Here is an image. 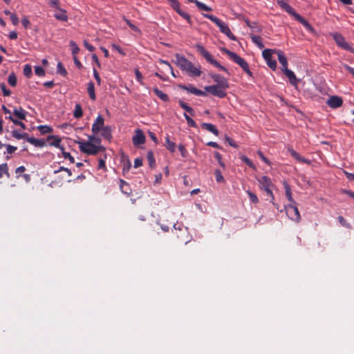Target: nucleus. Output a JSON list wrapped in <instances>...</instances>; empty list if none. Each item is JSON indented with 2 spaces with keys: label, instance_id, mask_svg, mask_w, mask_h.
<instances>
[{
  "label": "nucleus",
  "instance_id": "obj_56",
  "mask_svg": "<svg viewBox=\"0 0 354 354\" xmlns=\"http://www.w3.org/2000/svg\"><path fill=\"white\" fill-rule=\"evenodd\" d=\"M178 149L181 153V156L183 157V158H186L187 156V154H188V152L187 151V149H185V146L183 145H178Z\"/></svg>",
  "mask_w": 354,
  "mask_h": 354
},
{
  "label": "nucleus",
  "instance_id": "obj_27",
  "mask_svg": "<svg viewBox=\"0 0 354 354\" xmlns=\"http://www.w3.org/2000/svg\"><path fill=\"white\" fill-rule=\"evenodd\" d=\"M87 91L90 98L92 100H95L96 96L95 93V85L93 82H89L88 84Z\"/></svg>",
  "mask_w": 354,
  "mask_h": 354
},
{
  "label": "nucleus",
  "instance_id": "obj_63",
  "mask_svg": "<svg viewBox=\"0 0 354 354\" xmlns=\"http://www.w3.org/2000/svg\"><path fill=\"white\" fill-rule=\"evenodd\" d=\"M26 170V168L24 166H20L19 167H17L16 169H15V173L17 174V177L19 178V176L21 175V174H22L23 172H24Z\"/></svg>",
  "mask_w": 354,
  "mask_h": 354
},
{
  "label": "nucleus",
  "instance_id": "obj_59",
  "mask_svg": "<svg viewBox=\"0 0 354 354\" xmlns=\"http://www.w3.org/2000/svg\"><path fill=\"white\" fill-rule=\"evenodd\" d=\"M337 219H338L339 223L342 226L346 227H350L349 224L347 223V221L345 220V218L343 216H338Z\"/></svg>",
  "mask_w": 354,
  "mask_h": 354
},
{
  "label": "nucleus",
  "instance_id": "obj_7",
  "mask_svg": "<svg viewBox=\"0 0 354 354\" xmlns=\"http://www.w3.org/2000/svg\"><path fill=\"white\" fill-rule=\"evenodd\" d=\"M287 216L292 221L299 223L301 221V216L297 207V203H291L284 207Z\"/></svg>",
  "mask_w": 354,
  "mask_h": 354
},
{
  "label": "nucleus",
  "instance_id": "obj_37",
  "mask_svg": "<svg viewBox=\"0 0 354 354\" xmlns=\"http://www.w3.org/2000/svg\"><path fill=\"white\" fill-rule=\"evenodd\" d=\"M83 115V111H82V106L80 104H77L75 105V111H74V113H73V116L75 118H80Z\"/></svg>",
  "mask_w": 354,
  "mask_h": 354
},
{
  "label": "nucleus",
  "instance_id": "obj_29",
  "mask_svg": "<svg viewBox=\"0 0 354 354\" xmlns=\"http://www.w3.org/2000/svg\"><path fill=\"white\" fill-rule=\"evenodd\" d=\"M3 176H6L8 178H10L7 163H3L0 165V178H3Z\"/></svg>",
  "mask_w": 354,
  "mask_h": 354
},
{
  "label": "nucleus",
  "instance_id": "obj_25",
  "mask_svg": "<svg viewBox=\"0 0 354 354\" xmlns=\"http://www.w3.org/2000/svg\"><path fill=\"white\" fill-rule=\"evenodd\" d=\"M26 111L21 107L15 108L13 111V115L19 120H25L26 117Z\"/></svg>",
  "mask_w": 354,
  "mask_h": 354
},
{
  "label": "nucleus",
  "instance_id": "obj_15",
  "mask_svg": "<svg viewBox=\"0 0 354 354\" xmlns=\"http://www.w3.org/2000/svg\"><path fill=\"white\" fill-rule=\"evenodd\" d=\"M326 104L330 108L337 109L342 105L343 100L340 97L333 95L327 100Z\"/></svg>",
  "mask_w": 354,
  "mask_h": 354
},
{
  "label": "nucleus",
  "instance_id": "obj_55",
  "mask_svg": "<svg viewBox=\"0 0 354 354\" xmlns=\"http://www.w3.org/2000/svg\"><path fill=\"white\" fill-rule=\"evenodd\" d=\"M62 156H63V157H64L65 159H68L71 163H74V162H75V159H74V158H73V157L70 154V153L64 151V150H62Z\"/></svg>",
  "mask_w": 354,
  "mask_h": 354
},
{
  "label": "nucleus",
  "instance_id": "obj_43",
  "mask_svg": "<svg viewBox=\"0 0 354 354\" xmlns=\"http://www.w3.org/2000/svg\"><path fill=\"white\" fill-rule=\"evenodd\" d=\"M17 77L15 73H11L9 75L8 78V82L11 86H15L17 85Z\"/></svg>",
  "mask_w": 354,
  "mask_h": 354
},
{
  "label": "nucleus",
  "instance_id": "obj_23",
  "mask_svg": "<svg viewBox=\"0 0 354 354\" xmlns=\"http://www.w3.org/2000/svg\"><path fill=\"white\" fill-rule=\"evenodd\" d=\"M202 127L207 131L212 133L214 135L218 136L219 131L217 128L212 124L204 122L201 124Z\"/></svg>",
  "mask_w": 354,
  "mask_h": 354
},
{
  "label": "nucleus",
  "instance_id": "obj_38",
  "mask_svg": "<svg viewBox=\"0 0 354 354\" xmlns=\"http://www.w3.org/2000/svg\"><path fill=\"white\" fill-rule=\"evenodd\" d=\"M245 22L247 26L252 29L253 31L259 32L261 30V28L257 26V23H251L248 19H245Z\"/></svg>",
  "mask_w": 354,
  "mask_h": 354
},
{
  "label": "nucleus",
  "instance_id": "obj_47",
  "mask_svg": "<svg viewBox=\"0 0 354 354\" xmlns=\"http://www.w3.org/2000/svg\"><path fill=\"white\" fill-rule=\"evenodd\" d=\"M184 117L187 120V122L189 126L194 128L197 127V124L195 122V121L192 118H191L187 113H184Z\"/></svg>",
  "mask_w": 354,
  "mask_h": 354
},
{
  "label": "nucleus",
  "instance_id": "obj_62",
  "mask_svg": "<svg viewBox=\"0 0 354 354\" xmlns=\"http://www.w3.org/2000/svg\"><path fill=\"white\" fill-rule=\"evenodd\" d=\"M10 18L13 25L17 26L19 24V18L15 13L11 15Z\"/></svg>",
  "mask_w": 354,
  "mask_h": 354
},
{
  "label": "nucleus",
  "instance_id": "obj_30",
  "mask_svg": "<svg viewBox=\"0 0 354 354\" xmlns=\"http://www.w3.org/2000/svg\"><path fill=\"white\" fill-rule=\"evenodd\" d=\"M165 147L171 153L176 151V144L169 140V136L165 138Z\"/></svg>",
  "mask_w": 354,
  "mask_h": 354
},
{
  "label": "nucleus",
  "instance_id": "obj_11",
  "mask_svg": "<svg viewBox=\"0 0 354 354\" xmlns=\"http://www.w3.org/2000/svg\"><path fill=\"white\" fill-rule=\"evenodd\" d=\"M221 51L227 55L230 59L237 64L241 68L243 65H244V64L246 63V61L244 59L239 56L236 53L232 52L227 48H222Z\"/></svg>",
  "mask_w": 354,
  "mask_h": 354
},
{
  "label": "nucleus",
  "instance_id": "obj_10",
  "mask_svg": "<svg viewBox=\"0 0 354 354\" xmlns=\"http://www.w3.org/2000/svg\"><path fill=\"white\" fill-rule=\"evenodd\" d=\"M205 90L211 93L212 95L218 97L220 98H223L225 97L226 92L225 91V88L220 87L219 86L212 85L207 86L205 87Z\"/></svg>",
  "mask_w": 354,
  "mask_h": 354
},
{
  "label": "nucleus",
  "instance_id": "obj_6",
  "mask_svg": "<svg viewBox=\"0 0 354 354\" xmlns=\"http://www.w3.org/2000/svg\"><path fill=\"white\" fill-rule=\"evenodd\" d=\"M78 143L80 151L88 155H95L100 151L104 150L102 146H97L91 142H79Z\"/></svg>",
  "mask_w": 354,
  "mask_h": 354
},
{
  "label": "nucleus",
  "instance_id": "obj_14",
  "mask_svg": "<svg viewBox=\"0 0 354 354\" xmlns=\"http://www.w3.org/2000/svg\"><path fill=\"white\" fill-rule=\"evenodd\" d=\"M211 77L213 80L217 83L216 86H219L223 88H227L229 87V84L227 79L221 75L218 74H212Z\"/></svg>",
  "mask_w": 354,
  "mask_h": 354
},
{
  "label": "nucleus",
  "instance_id": "obj_17",
  "mask_svg": "<svg viewBox=\"0 0 354 354\" xmlns=\"http://www.w3.org/2000/svg\"><path fill=\"white\" fill-rule=\"evenodd\" d=\"M47 141L49 142L50 146H54L59 148L60 150H64V147L60 145L61 139L55 136H48L47 137Z\"/></svg>",
  "mask_w": 354,
  "mask_h": 354
},
{
  "label": "nucleus",
  "instance_id": "obj_20",
  "mask_svg": "<svg viewBox=\"0 0 354 354\" xmlns=\"http://www.w3.org/2000/svg\"><path fill=\"white\" fill-rule=\"evenodd\" d=\"M120 188L121 192L127 196H129L131 194V188L129 184L122 179L120 180Z\"/></svg>",
  "mask_w": 354,
  "mask_h": 354
},
{
  "label": "nucleus",
  "instance_id": "obj_32",
  "mask_svg": "<svg viewBox=\"0 0 354 354\" xmlns=\"http://www.w3.org/2000/svg\"><path fill=\"white\" fill-rule=\"evenodd\" d=\"M178 103L182 109H183L186 112L189 113L192 115H194V111L191 106H189L187 104H186L182 100H179Z\"/></svg>",
  "mask_w": 354,
  "mask_h": 354
},
{
  "label": "nucleus",
  "instance_id": "obj_58",
  "mask_svg": "<svg viewBox=\"0 0 354 354\" xmlns=\"http://www.w3.org/2000/svg\"><path fill=\"white\" fill-rule=\"evenodd\" d=\"M241 68L251 77H253L252 75V73L250 71V68H249V65L246 62L245 64H244V65L242 66Z\"/></svg>",
  "mask_w": 354,
  "mask_h": 354
},
{
  "label": "nucleus",
  "instance_id": "obj_28",
  "mask_svg": "<svg viewBox=\"0 0 354 354\" xmlns=\"http://www.w3.org/2000/svg\"><path fill=\"white\" fill-rule=\"evenodd\" d=\"M154 93L163 102L169 101V96L164 93L162 91L159 90L157 87L153 88Z\"/></svg>",
  "mask_w": 354,
  "mask_h": 354
},
{
  "label": "nucleus",
  "instance_id": "obj_26",
  "mask_svg": "<svg viewBox=\"0 0 354 354\" xmlns=\"http://www.w3.org/2000/svg\"><path fill=\"white\" fill-rule=\"evenodd\" d=\"M283 186H284V189H285L286 196L287 199L288 200V201L290 203V204H291V203L296 204V202L294 201V199L292 196L291 189H290L289 185L286 182H284Z\"/></svg>",
  "mask_w": 354,
  "mask_h": 354
},
{
  "label": "nucleus",
  "instance_id": "obj_5",
  "mask_svg": "<svg viewBox=\"0 0 354 354\" xmlns=\"http://www.w3.org/2000/svg\"><path fill=\"white\" fill-rule=\"evenodd\" d=\"M196 48L198 51L209 63L218 68L219 70L228 73V70L225 66H222L218 62L214 59L212 55L203 46L197 45Z\"/></svg>",
  "mask_w": 354,
  "mask_h": 354
},
{
  "label": "nucleus",
  "instance_id": "obj_64",
  "mask_svg": "<svg viewBox=\"0 0 354 354\" xmlns=\"http://www.w3.org/2000/svg\"><path fill=\"white\" fill-rule=\"evenodd\" d=\"M343 67L348 71L354 77V68L348 66V64H344Z\"/></svg>",
  "mask_w": 354,
  "mask_h": 354
},
{
  "label": "nucleus",
  "instance_id": "obj_9",
  "mask_svg": "<svg viewBox=\"0 0 354 354\" xmlns=\"http://www.w3.org/2000/svg\"><path fill=\"white\" fill-rule=\"evenodd\" d=\"M272 53H274V50L266 48L263 50L262 55L268 66L274 71L277 68V64L275 60H272Z\"/></svg>",
  "mask_w": 354,
  "mask_h": 354
},
{
  "label": "nucleus",
  "instance_id": "obj_31",
  "mask_svg": "<svg viewBox=\"0 0 354 354\" xmlns=\"http://www.w3.org/2000/svg\"><path fill=\"white\" fill-rule=\"evenodd\" d=\"M101 131V135L106 140L111 138V129L109 126H105Z\"/></svg>",
  "mask_w": 354,
  "mask_h": 354
},
{
  "label": "nucleus",
  "instance_id": "obj_18",
  "mask_svg": "<svg viewBox=\"0 0 354 354\" xmlns=\"http://www.w3.org/2000/svg\"><path fill=\"white\" fill-rule=\"evenodd\" d=\"M274 53L277 54L278 60L282 66V70L288 68V61L284 53L280 50H274Z\"/></svg>",
  "mask_w": 354,
  "mask_h": 354
},
{
  "label": "nucleus",
  "instance_id": "obj_48",
  "mask_svg": "<svg viewBox=\"0 0 354 354\" xmlns=\"http://www.w3.org/2000/svg\"><path fill=\"white\" fill-rule=\"evenodd\" d=\"M35 73L37 76L43 77V76L45 75V71H44V69L41 66H37L35 67Z\"/></svg>",
  "mask_w": 354,
  "mask_h": 354
},
{
  "label": "nucleus",
  "instance_id": "obj_3",
  "mask_svg": "<svg viewBox=\"0 0 354 354\" xmlns=\"http://www.w3.org/2000/svg\"><path fill=\"white\" fill-rule=\"evenodd\" d=\"M277 4L285 10L287 13L294 17L295 19L301 23L304 26L307 28H311L310 24L301 15L297 14L293 8H292L286 1H277Z\"/></svg>",
  "mask_w": 354,
  "mask_h": 354
},
{
  "label": "nucleus",
  "instance_id": "obj_60",
  "mask_svg": "<svg viewBox=\"0 0 354 354\" xmlns=\"http://www.w3.org/2000/svg\"><path fill=\"white\" fill-rule=\"evenodd\" d=\"M59 0H50L49 5L55 9H59Z\"/></svg>",
  "mask_w": 354,
  "mask_h": 354
},
{
  "label": "nucleus",
  "instance_id": "obj_40",
  "mask_svg": "<svg viewBox=\"0 0 354 354\" xmlns=\"http://www.w3.org/2000/svg\"><path fill=\"white\" fill-rule=\"evenodd\" d=\"M194 3L196 4V6H197V8L201 10H204V11H210L212 9L208 7L207 5H205V3L198 1V0H196Z\"/></svg>",
  "mask_w": 354,
  "mask_h": 354
},
{
  "label": "nucleus",
  "instance_id": "obj_13",
  "mask_svg": "<svg viewBox=\"0 0 354 354\" xmlns=\"http://www.w3.org/2000/svg\"><path fill=\"white\" fill-rule=\"evenodd\" d=\"M104 120L103 117L99 115L95 119L94 123L92 124V132L94 134H97L100 131V130L104 127Z\"/></svg>",
  "mask_w": 354,
  "mask_h": 354
},
{
  "label": "nucleus",
  "instance_id": "obj_22",
  "mask_svg": "<svg viewBox=\"0 0 354 354\" xmlns=\"http://www.w3.org/2000/svg\"><path fill=\"white\" fill-rule=\"evenodd\" d=\"M27 141L35 147H43L46 145V141L42 139H37L33 137H27Z\"/></svg>",
  "mask_w": 354,
  "mask_h": 354
},
{
  "label": "nucleus",
  "instance_id": "obj_46",
  "mask_svg": "<svg viewBox=\"0 0 354 354\" xmlns=\"http://www.w3.org/2000/svg\"><path fill=\"white\" fill-rule=\"evenodd\" d=\"M178 14L184 18L190 25L192 24V20L191 19L190 15L183 10H179Z\"/></svg>",
  "mask_w": 354,
  "mask_h": 354
},
{
  "label": "nucleus",
  "instance_id": "obj_54",
  "mask_svg": "<svg viewBox=\"0 0 354 354\" xmlns=\"http://www.w3.org/2000/svg\"><path fill=\"white\" fill-rule=\"evenodd\" d=\"M171 6L172 8L178 12L179 10H181L180 8V3L178 0H170Z\"/></svg>",
  "mask_w": 354,
  "mask_h": 354
},
{
  "label": "nucleus",
  "instance_id": "obj_8",
  "mask_svg": "<svg viewBox=\"0 0 354 354\" xmlns=\"http://www.w3.org/2000/svg\"><path fill=\"white\" fill-rule=\"evenodd\" d=\"M333 39L339 47L354 53V48L345 40L342 35L335 33L333 35Z\"/></svg>",
  "mask_w": 354,
  "mask_h": 354
},
{
  "label": "nucleus",
  "instance_id": "obj_51",
  "mask_svg": "<svg viewBox=\"0 0 354 354\" xmlns=\"http://www.w3.org/2000/svg\"><path fill=\"white\" fill-rule=\"evenodd\" d=\"M0 88L2 91L3 95L4 96H10V95L11 92H10V91L9 89H8L6 88V84L4 83H1L0 84Z\"/></svg>",
  "mask_w": 354,
  "mask_h": 354
},
{
  "label": "nucleus",
  "instance_id": "obj_61",
  "mask_svg": "<svg viewBox=\"0 0 354 354\" xmlns=\"http://www.w3.org/2000/svg\"><path fill=\"white\" fill-rule=\"evenodd\" d=\"M21 24L25 28H28L30 26V22L27 17H24L21 20Z\"/></svg>",
  "mask_w": 354,
  "mask_h": 354
},
{
  "label": "nucleus",
  "instance_id": "obj_24",
  "mask_svg": "<svg viewBox=\"0 0 354 354\" xmlns=\"http://www.w3.org/2000/svg\"><path fill=\"white\" fill-rule=\"evenodd\" d=\"M250 37L252 39V41L260 49L264 48V44L262 41V38L260 36L255 35L254 34H250Z\"/></svg>",
  "mask_w": 354,
  "mask_h": 354
},
{
  "label": "nucleus",
  "instance_id": "obj_35",
  "mask_svg": "<svg viewBox=\"0 0 354 354\" xmlns=\"http://www.w3.org/2000/svg\"><path fill=\"white\" fill-rule=\"evenodd\" d=\"M37 129L42 135L53 132V129L47 125H40Z\"/></svg>",
  "mask_w": 354,
  "mask_h": 354
},
{
  "label": "nucleus",
  "instance_id": "obj_4",
  "mask_svg": "<svg viewBox=\"0 0 354 354\" xmlns=\"http://www.w3.org/2000/svg\"><path fill=\"white\" fill-rule=\"evenodd\" d=\"M258 181L260 184V189L263 190L267 194V195L270 197V202L277 209H279V205L275 204L274 202V197L271 190V187L273 186V184L271 181V179L267 176H263L258 179Z\"/></svg>",
  "mask_w": 354,
  "mask_h": 354
},
{
  "label": "nucleus",
  "instance_id": "obj_41",
  "mask_svg": "<svg viewBox=\"0 0 354 354\" xmlns=\"http://www.w3.org/2000/svg\"><path fill=\"white\" fill-rule=\"evenodd\" d=\"M70 47L71 48V52L73 57L76 56V55L79 53L80 48L76 43L73 41H70Z\"/></svg>",
  "mask_w": 354,
  "mask_h": 354
},
{
  "label": "nucleus",
  "instance_id": "obj_50",
  "mask_svg": "<svg viewBox=\"0 0 354 354\" xmlns=\"http://www.w3.org/2000/svg\"><path fill=\"white\" fill-rule=\"evenodd\" d=\"M247 194L249 196V198H250V201L253 203L257 204V203H259L258 197H257V196L255 194L252 193L250 190L247 191Z\"/></svg>",
  "mask_w": 354,
  "mask_h": 354
},
{
  "label": "nucleus",
  "instance_id": "obj_33",
  "mask_svg": "<svg viewBox=\"0 0 354 354\" xmlns=\"http://www.w3.org/2000/svg\"><path fill=\"white\" fill-rule=\"evenodd\" d=\"M58 10L61 11V13H56V14L54 15V17L57 20H59V21H66L68 20V17L66 15L65 10L61 9L60 8Z\"/></svg>",
  "mask_w": 354,
  "mask_h": 354
},
{
  "label": "nucleus",
  "instance_id": "obj_45",
  "mask_svg": "<svg viewBox=\"0 0 354 354\" xmlns=\"http://www.w3.org/2000/svg\"><path fill=\"white\" fill-rule=\"evenodd\" d=\"M214 175H215L216 180L217 183H224L225 182V179L221 174V170L216 169L214 171Z\"/></svg>",
  "mask_w": 354,
  "mask_h": 354
},
{
  "label": "nucleus",
  "instance_id": "obj_12",
  "mask_svg": "<svg viewBox=\"0 0 354 354\" xmlns=\"http://www.w3.org/2000/svg\"><path fill=\"white\" fill-rule=\"evenodd\" d=\"M146 141V137L141 129H137L135 131V135L132 138V142L134 146L142 145Z\"/></svg>",
  "mask_w": 354,
  "mask_h": 354
},
{
  "label": "nucleus",
  "instance_id": "obj_52",
  "mask_svg": "<svg viewBox=\"0 0 354 354\" xmlns=\"http://www.w3.org/2000/svg\"><path fill=\"white\" fill-rule=\"evenodd\" d=\"M214 157L217 160V161H218V164L221 165V167H222L223 168H225V165L223 162V161L222 160L221 155L218 152L216 151L214 153Z\"/></svg>",
  "mask_w": 354,
  "mask_h": 354
},
{
  "label": "nucleus",
  "instance_id": "obj_34",
  "mask_svg": "<svg viewBox=\"0 0 354 354\" xmlns=\"http://www.w3.org/2000/svg\"><path fill=\"white\" fill-rule=\"evenodd\" d=\"M147 160L149 162V165L151 168H154L156 166V160L154 158V155L152 151H149L147 153Z\"/></svg>",
  "mask_w": 354,
  "mask_h": 354
},
{
  "label": "nucleus",
  "instance_id": "obj_57",
  "mask_svg": "<svg viewBox=\"0 0 354 354\" xmlns=\"http://www.w3.org/2000/svg\"><path fill=\"white\" fill-rule=\"evenodd\" d=\"M135 75H136V78L137 81L138 82H140V84H143V83H142L143 76H142V73L139 71V70H138V69L135 70Z\"/></svg>",
  "mask_w": 354,
  "mask_h": 354
},
{
  "label": "nucleus",
  "instance_id": "obj_2",
  "mask_svg": "<svg viewBox=\"0 0 354 354\" xmlns=\"http://www.w3.org/2000/svg\"><path fill=\"white\" fill-rule=\"evenodd\" d=\"M204 17L205 18L209 19L212 22H214L219 28L220 31L222 33L225 34L231 40H233V41L236 40V37L232 33L228 26L225 22H223L220 19H218L217 17H216L213 15H207V14H205Z\"/></svg>",
  "mask_w": 354,
  "mask_h": 354
},
{
  "label": "nucleus",
  "instance_id": "obj_19",
  "mask_svg": "<svg viewBox=\"0 0 354 354\" xmlns=\"http://www.w3.org/2000/svg\"><path fill=\"white\" fill-rule=\"evenodd\" d=\"M288 152L290 153V154L294 158H295L297 160H298L299 162H302V163H306V164H310V160H308V159H306L305 158H304L303 156H301L299 153H297L296 151H295L292 148H289L288 149Z\"/></svg>",
  "mask_w": 354,
  "mask_h": 354
},
{
  "label": "nucleus",
  "instance_id": "obj_36",
  "mask_svg": "<svg viewBox=\"0 0 354 354\" xmlns=\"http://www.w3.org/2000/svg\"><path fill=\"white\" fill-rule=\"evenodd\" d=\"M12 135L15 138L18 139V140L26 139L27 140V137H28L27 133H21L17 130H14L12 132Z\"/></svg>",
  "mask_w": 354,
  "mask_h": 354
},
{
  "label": "nucleus",
  "instance_id": "obj_39",
  "mask_svg": "<svg viewBox=\"0 0 354 354\" xmlns=\"http://www.w3.org/2000/svg\"><path fill=\"white\" fill-rule=\"evenodd\" d=\"M7 119H9L10 120H11L15 125H17V126H19L21 127L23 129H26V126L24 123H23L22 122L14 118L12 115H8L7 117H6Z\"/></svg>",
  "mask_w": 354,
  "mask_h": 354
},
{
  "label": "nucleus",
  "instance_id": "obj_44",
  "mask_svg": "<svg viewBox=\"0 0 354 354\" xmlns=\"http://www.w3.org/2000/svg\"><path fill=\"white\" fill-rule=\"evenodd\" d=\"M241 160L245 162L249 167L254 169H255V165H254V163L252 162V161L248 158V157L245 156H243L241 157Z\"/></svg>",
  "mask_w": 354,
  "mask_h": 354
},
{
  "label": "nucleus",
  "instance_id": "obj_1",
  "mask_svg": "<svg viewBox=\"0 0 354 354\" xmlns=\"http://www.w3.org/2000/svg\"><path fill=\"white\" fill-rule=\"evenodd\" d=\"M174 63L182 70L185 71L192 77H199L202 72L201 66L196 67L185 56L176 53L175 55Z\"/></svg>",
  "mask_w": 354,
  "mask_h": 354
},
{
  "label": "nucleus",
  "instance_id": "obj_21",
  "mask_svg": "<svg viewBox=\"0 0 354 354\" xmlns=\"http://www.w3.org/2000/svg\"><path fill=\"white\" fill-rule=\"evenodd\" d=\"M282 71H283L286 76L289 79L290 84L294 86L297 85V79L293 71L289 70L288 68L283 69Z\"/></svg>",
  "mask_w": 354,
  "mask_h": 354
},
{
  "label": "nucleus",
  "instance_id": "obj_53",
  "mask_svg": "<svg viewBox=\"0 0 354 354\" xmlns=\"http://www.w3.org/2000/svg\"><path fill=\"white\" fill-rule=\"evenodd\" d=\"M131 167V163L129 160H127L124 163V165H123V168H122L123 174H124L127 173L130 170Z\"/></svg>",
  "mask_w": 354,
  "mask_h": 354
},
{
  "label": "nucleus",
  "instance_id": "obj_16",
  "mask_svg": "<svg viewBox=\"0 0 354 354\" xmlns=\"http://www.w3.org/2000/svg\"><path fill=\"white\" fill-rule=\"evenodd\" d=\"M179 86L183 90L187 91L188 93H190L192 94H194V95H198V96H205V92H203V91L199 90L191 85H189V86L180 85Z\"/></svg>",
  "mask_w": 354,
  "mask_h": 354
},
{
  "label": "nucleus",
  "instance_id": "obj_42",
  "mask_svg": "<svg viewBox=\"0 0 354 354\" xmlns=\"http://www.w3.org/2000/svg\"><path fill=\"white\" fill-rule=\"evenodd\" d=\"M23 73L26 77L30 78L32 74L31 66L29 64H26L24 67Z\"/></svg>",
  "mask_w": 354,
  "mask_h": 354
},
{
  "label": "nucleus",
  "instance_id": "obj_49",
  "mask_svg": "<svg viewBox=\"0 0 354 354\" xmlns=\"http://www.w3.org/2000/svg\"><path fill=\"white\" fill-rule=\"evenodd\" d=\"M57 73L63 76L67 75V71L61 62L57 64Z\"/></svg>",
  "mask_w": 354,
  "mask_h": 354
}]
</instances>
